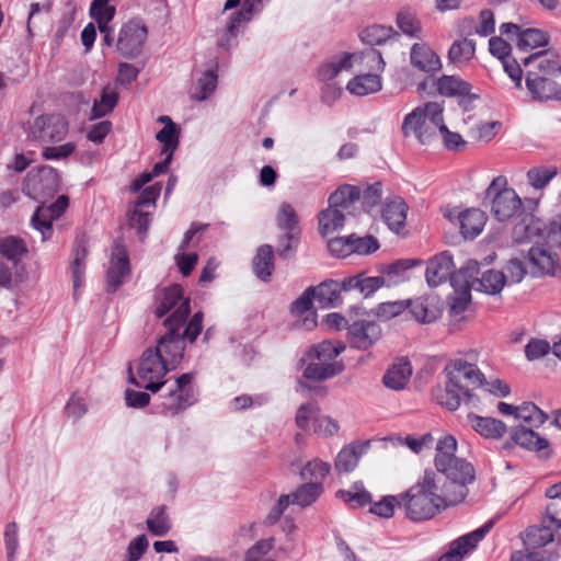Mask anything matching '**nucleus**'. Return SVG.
Returning a JSON list of instances; mask_svg holds the SVG:
<instances>
[{
	"mask_svg": "<svg viewBox=\"0 0 561 561\" xmlns=\"http://www.w3.org/2000/svg\"><path fill=\"white\" fill-rule=\"evenodd\" d=\"M440 480L439 474L425 471L417 483L400 494L408 518L413 522L427 520L447 505L457 503L449 489L440 485Z\"/></svg>",
	"mask_w": 561,
	"mask_h": 561,
	"instance_id": "f257e3e1",
	"label": "nucleus"
},
{
	"mask_svg": "<svg viewBox=\"0 0 561 561\" xmlns=\"http://www.w3.org/2000/svg\"><path fill=\"white\" fill-rule=\"evenodd\" d=\"M522 61L524 67L535 66V69H529L526 73V87L535 100H561V85L553 80L561 72L557 58L538 51Z\"/></svg>",
	"mask_w": 561,
	"mask_h": 561,
	"instance_id": "f03ea898",
	"label": "nucleus"
},
{
	"mask_svg": "<svg viewBox=\"0 0 561 561\" xmlns=\"http://www.w3.org/2000/svg\"><path fill=\"white\" fill-rule=\"evenodd\" d=\"M344 350L345 345L339 341L314 344L300 359L302 376L312 381H322L341 374L344 365L337 357Z\"/></svg>",
	"mask_w": 561,
	"mask_h": 561,
	"instance_id": "7ed1b4c3",
	"label": "nucleus"
},
{
	"mask_svg": "<svg viewBox=\"0 0 561 561\" xmlns=\"http://www.w3.org/2000/svg\"><path fill=\"white\" fill-rule=\"evenodd\" d=\"M195 375L185 373L175 378L164 379L157 386V408L165 415H178L198 400V389L194 383Z\"/></svg>",
	"mask_w": 561,
	"mask_h": 561,
	"instance_id": "20e7f679",
	"label": "nucleus"
},
{
	"mask_svg": "<svg viewBox=\"0 0 561 561\" xmlns=\"http://www.w3.org/2000/svg\"><path fill=\"white\" fill-rule=\"evenodd\" d=\"M203 313L196 312L185 329L183 325H164L167 332L157 341L153 352L174 370L183 359L185 341L193 343L202 331Z\"/></svg>",
	"mask_w": 561,
	"mask_h": 561,
	"instance_id": "39448f33",
	"label": "nucleus"
},
{
	"mask_svg": "<svg viewBox=\"0 0 561 561\" xmlns=\"http://www.w3.org/2000/svg\"><path fill=\"white\" fill-rule=\"evenodd\" d=\"M512 239L516 244L533 242L534 245L547 244L561 247V216L543 221L533 214H523L512 229Z\"/></svg>",
	"mask_w": 561,
	"mask_h": 561,
	"instance_id": "423d86ee",
	"label": "nucleus"
},
{
	"mask_svg": "<svg viewBox=\"0 0 561 561\" xmlns=\"http://www.w3.org/2000/svg\"><path fill=\"white\" fill-rule=\"evenodd\" d=\"M442 117L443 106L437 102H427L404 116L402 134L414 137L421 145H430L437 135Z\"/></svg>",
	"mask_w": 561,
	"mask_h": 561,
	"instance_id": "0eeeda50",
	"label": "nucleus"
},
{
	"mask_svg": "<svg viewBox=\"0 0 561 561\" xmlns=\"http://www.w3.org/2000/svg\"><path fill=\"white\" fill-rule=\"evenodd\" d=\"M355 66H362L363 70L383 71L386 62L377 49L368 48L360 53H343L323 62L318 68V79L327 82L336 78L342 71H348Z\"/></svg>",
	"mask_w": 561,
	"mask_h": 561,
	"instance_id": "6e6552de",
	"label": "nucleus"
},
{
	"mask_svg": "<svg viewBox=\"0 0 561 561\" xmlns=\"http://www.w3.org/2000/svg\"><path fill=\"white\" fill-rule=\"evenodd\" d=\"M486 197L491 201V213L499 221L510 220L522 211L520 197L508 186L503 175L493 179L486 190Z\"/></svg>",
	"mask_w": 561,
	"mask_h": 561,
	"instance_id": "1a4fd4ad",
	"label": "nucleus"
},
{
	"mask_svg": "<svg viewBox=\"0 0 561 561\" xmlns=\"http://www.w3.org/2000/svg\"><path fill=\"white\" fill-rule=\"evenodd\" d=\"M170 312L163 325H183L191 312L190 298L184 297L180 285H172L157 294L154 314L162 318Z\"/></svg>",
	"mask_w": 561,
	"mask_h": 561,
	"instance_id": "9d476101",
	"label": "nucleus"
},
{
	"mask_svg": "<svg viewBox=\"0 0 561 561\" xmlns=\"http://www.w3.org/2000/svg\"><path fill=\"white\" fill-rule=\"evenodd\" d=\"M59 188V175L55 169L45 165L28 172L23 191L37 202L53 196Z\"/></svg>",
	"mask_w": 561,
	"mask_h": 561,
	"instance_id": "9b49d317",
	"label": "nucleus"
},
{
	"mask_svg": "<svg viewBox=\"0 0 561 561\" xmlns=\"http://www.w3.org/2000/svg\"><path fill=\"white\" fill-rule=\"evenodd\" d=\"M68 121L60 114L41 115L30 125L27 136L41 142H58L66 138Z\"/></svg>",
	"mask_w": 561,
	"mask_h": 561,
	"instance_id": "f8f14e48",
	"label": "nucleus"
},
{
	"mask_svg": "<svg viewBox=\"0 0 561 561\" xmlns=\"http://www.w3.org/2000/svg\"><path fill=\"white\" fill-rule=\"evenodd\" d=\"M168 371H171L169 366L153 352V348L149 347L139 358L137 375L140 383L137 385L156 393L157 386L164 380Z\"/></svg>",
	"mask_w": 561,
	"mask_h": 561,
	"instance_id": "ddd939ff",
	"label": "nucleus"
},
{
	"mask_svg": "<svg viewBox=\"0 0 561 561\" xmlns=\"http://www.w3.org/2000/svg\"><path fill=\"white\" fill-rule=\"evenodd\" d=\"M148 30L138 20L124 23L116 39V50L126 58L137 57L146 43Z\"/></svg>",
	"mask_w": 561,
	"mask_h": 561,
	"instance_id": "4468645a",
	"label": "nucleus"
},
{
	"mask_svg": "<svg viewBox=\"0 0 561 561\" xmlns=\"http://www.w3.org/2000/svg\"><path fill=\"white\" fill-rule=\"evenodd\" d=\"M438 473L444 474L450 482L445 484L451 492L453 497L457 502L466 497V485L474 480V469L470 462L462 457H456L451 463L447 466L446 470H438Z\"/></svg>",
	"mask_w": 561,
	"mask_h": 561,
	"instance_id": "2eb2a0df",
	"label": "nucleus"
},
{
	"mask_svg": "<svg viewBox=\"0 0 561 561\" xmlns=\"http://www.w3.org/2000/svg\"><path fill=\"white\" fill-rule=\"evenodd\" d=\"M553 248L547 244L533 245L527 255L528 274L531 277L554 276L560 260Z\"/></svg>",
	"mask_w": 561,
	"mask_h": 561,
	"instance_id": "dca6fc26",
	"label": "nucleus"
},
{
	"mask_svg": "<svg viewBox=\"0 0 561 561\" xmlns=\"http://www.w3.org/2000/svg\"><path fill=\"white\" fill-rule=\"evenodd\" d=\"M492 527L493 522L489 520L482 527L454 540L450 542L448 550L437 561H461L466 554L477 547Z\"/></svg>",
	"mask_w": 561,
	"mask_h": 561,
	"instance_id": "f3484780",
	"label": "nucleus"
},
{
	"mask_svg": "<svg viewBox=\"0 0 561 561\" xmlns=\"http://www.w3.org/2000/svg\"><path fill=\"white\" fill-rule=\"evenodd\" d=\"M69 204L68 197L61 195L49 206H38L32 217L33 227L42 233V240L45 241L51 236V224L58 219L67 209Z\"/></svg>",
	"mask_w": 561,
	"mask_h": 561,
	"instance_id": "a211bd4d",
	"label": "nucleus"
},
{
	"mask_svg": "<svg viewBox=\"0 0 561 561\" xmlns=\"http://www.w3.org/2000/svg\"><path fill=\"white\" fill-rule=\"evenodd\" d=\"M276 222L279 229L286 231L285 238L280 243V249L278 250V254L286 257L298 240V217L290 204H280L276 215Z\"/></svg>",
	"mask_w": 561,
	"mask_h": 561,
	"instance_id": "6ab92c4d",
	"label": "nucleus"
},
{
	"mask_svg": "<svg viewBox=\"0 0 561 561\" xmlns=\"http://www.w3.org/2000/svg\"><path fill=\"white\" fill-rule=\"evenodd\" d=\"M381 337V328L375 321L357 320L347 327V341L357 350H368Z\"/></svg>",
	"mask_w": 561,
	"mask_h": 561,
	"instance_id": "aec40b11",
	"label": "nucleus"
},
{
	"mask_svg": "<svg viewBox=\"0 0 561 561\" xmlns=\"http://www.w3.org/2000/svg\"><path fill=\"white\" fill-rule=\"evenodd\" d=\"M130 274L129 259L125 248L115 243L112 250L110 265L106 271L108 291H116Z\"/></svg>",
	"mask_w": 561,
	"mask_h": 561,
	"instance_id": "412c9836",
	"label": "nucleus"
},
{
	"mask_svg": "<svg viewBox=\"0 0 561 561\" xmlns=\"http://www.w3.org/2000/svg\"><path fill=\"white\" fill-rule=\"evenodd\" d=\"M500 32L508 37L516 36L517 48L522 51L546 46L549 41L543 31L538 28L522 30L520 26L514 23H503L500 26Z\"/></svg>",
	"mask_w": 561,
	"mask_h": 561,
	"instance_id": "4be33fe9",
	"label": "nucleus"
},
{
	"mask_svg": "<svg viewBox=\"0 0 561 561\" xmlns=\"http://www.w3.org/2000/svg\"><path fill=\"white\" fill-rule=\"evenodd\" d=\"M358 67V73L354 76L346 84V90L355 96H366L377 93L382 89V80L380 73L362 66Z\"/></svg>",
	"mask_w": 561,
	"mask_h": 561,
	"instance_id": "5701e85b",
	"label": "nucleus"
},
{
	"mask_svg": "<svg viewBox=\"0 0 561 561\" xmlns=\"http://www.w3.org/2000/svg\"><path fill=\"white\" fill-rule=\"evenodd\" d=\"M455 268L453 256L448 251H444L427 262L425 278L431 287H437L438 285L446 282L448 278L451 279Z\"/></svg>",
	"mask_w": 561,
	"mask_h": 561,
	"instance_id": "b1692460",
	"label": "nucleus"
},
{
	"mask_svg": "<svg viewBox=\"0 0 561 561\" xmlns=\"http://www.w3.org/2000/svg\"><path fill=\"white\" fill-rule=\"evenodd\" d=\"M435 400L449 411H456L461 402L470 401L472 394L462 383H458L450 376L444 388L437 389L434 393Z\"/></svg>",
	"mask_w": 561,
	"mask_h": 561,
	"instance_id": "393cba45",
	"label": "nucleus"
},
{
	"mask_svg": "<svg viewBox=\"0 0 561 561\" xmlns=\"http://www.w3.org/2000/svg\"><path fill=\"white\" fill-rule=\"evenodd\" d=\"M447 375L458 383H462L467 389L469 387L480 388L484 381V375L471 363L463 359H455L446 368Z\"/></svg>",
	"mask_w": 561,
	"mask_h": 561,
	"instance_id": "a878e982",
	"label": "nucleus"
},
{
	"mask_svg": "<svg viewBox=\"0 0 561 561\" xmlns=\"http://www.w3.org/2000/svg\"><path fill=\"white\" fill-rule=\"evenodd\" d=\"M370 447L369 440H356L344 446L337 454L334 468L339 473H347L353 471L363 455H365Z\"/></svg>",
	"mask_w": 561,
	"mask_h": 561,
	"instance_id": "bb28decb",
	"label": "nucleus"
},
{
	"mask_svg": "<svg viewBox=\"0 0 561 561\" xmlns=\"http://www.w3.org/2000/svg\"><path fill=\"white\" fill-rule=\"evenodd\" d=\"M412 365L407 358H399L386 370L382 383L386 388L400 391L403 390L412 376Z\"/></svg>",
	"mask_w": 561,
	"mask_h": 561,
	"instance_id": "cd10ccee",
	"label": "nucleus"
},
{
	"mask_svg": "<svg viewBox=\"0 0 561 561\" xmlns=\"http://www.w3.org/2000/svg\"><path fill=\"white\" fill-rule=\"evenodd\" d=\"M449 220L457 218L460 225V231L465 238H474L481 233L486 222L485 214L478 208H469L459 213L456 217L451 213L446 214Z\"/></svg>",
	"mask_w": 561,
	"mask_h": 561,
	"instance_id": "c85d7f7f",
	"label": "nucleus"
},
{
	"mask_svg": "<svg viewBox=\"0 0 561 561\" xmlns=\"http://www.w3.org/2000/svg\"><path fill=\"white\" fill-rule=\"evenodd\" d=\"M467 422L474 432L486 439H500L506 433V425L494 417L469 413Z\"/></svg>",
	"mask_w": 561,
	"mask_h": 561,
	"instance_id": "c756f323",
	"label": "nucleus"
},
{
	"mask_svg": "<svg viewBox=\"0 0 561 561\" xmlns=\"http://www.w3.org/2000/svg\"><path fill=\"white\" fill-rule=\"evenodd\" d=\"M408 210L407 203L396 196L385 203L381 216L388 228L394 233H399L404 228Z\"/></svg>",
	"mask_w": 561,
	"mask_h": 561,
	"instance_id": "7c9ffc66",
	"label": "nucleus"
},
{
	"mask_svg": "<svg viewBox=\"0 0 561 561\" xmlns=\"http://www.w3.org/2000/svg\"><path fill=\"white\" fill-rule=\"evenodd\" d=\"M313 287L307 288L291 305V313L300 317L305 316L297 322L299 328L311 330L317 325L316 314L311 310L312 301L316 300Z\"/></svg>",
	"mask_w": 561,
	"mask_h": 561,
	"instance_id": "2f4dec72",
	"label": "nucleus"
},
{
	"mask_svg": "<svg viewBox=\"0 0 561 561\" xmlns=\"http://www.w3.org/2000/svg\"><path fill=\"white\" fill-rule=\"evenodd\" d=\"M410 59L415 68L424 72H434L442 67L438 55L424 43H415L412 46Z\"/></svg>",
	"mask_w": 561,
	"mask_h": 561,
	"instance_id": "473e14b6",
	"label": "nucleus"
},
{
	"mask_svg": "<svg viewBox=\"0 0 561 561\" xmlns=\"http://www.w3.org/2000/svg\"><path fill=\"white\" fill-rule=\"evenodd\" d=\"M382 287L383 283L380 275L366 276L364 273H359L341 280V288L344 291L357 290L365 298L370 297Z\"/></svg>",
	"mask_w": 561,
	"mask_h": 561,
	"instance_id": "72a5a7b5",
	"label": "nucleus"
},
{
	"mask_svg": "<svg viewBox=\"0 0 561 561\" xmlns=\"http://www.w3.org/2000/svg\"><path fill=\"white\" fill-rule=\"evenodd\" d=\"M417 261L399 260L380 271L383 287L391 288L410 279V270L417 265Z\"/></svg>",
	"mask_w": 561,
	"mask_h": 561,
	"instance_id": "f704fd0d",
	"label": "nucleus"
},
{
	"mask_svg": "<svg viewBox=\"0 0 561 561\" xmlns=\"http://www.w3.org/2000/svg\"><path fill=\"white\" fill-rule=\"evenodd\" d=\"M408 308L413 318L421 323H431L440 314L436 297H419L408 300Z\"/></svg>",
	"mask_w": 561,
	"mask_h": 561,
	"instance_id": "c9c22d12",
	"label": "nucleus"
},
{
	"mask_svg": "<svg viewBox=\"0 0 561 561\" xmlns=\"http://www.w3.org/2000/svg\"><path fill=\"white\" fill-rule=\"evenodd\" d=\"M158 122L164 124L156 135V139L162 145L161 153L174 154L179 146L180 130L170 116L161 115L158 117Z\"/></svg>",
	"mask_w": 561,
	"mask_h": 561,
	"instance_id": "e433bc0d",
	"label": "nucleus"
},
{
	"mask_svg": "<svg viewBox=\"0 0 561 561\" xmlns=\"http://www.w3.org/2000/svg\"><path fill=\"white\" fill-rule=\"evenodd\" d=\"M435 450L434 463L436 470H446L447 466L458 457L456 455L457 439L450 434H445L437 440Z\"/></svg>",
	"mask_w": 561,
	"mask_h": 561,
	"instance_id": "4c0bfd02",
	"label": "nucleus"
},
{
	"mask_svg": "<svg viewBox=\"0 0 561 561\" xmlns=\"http://www.w3.org/2000/svg\"><path fill=\"white\" fill-rule=\"evenodd\" d=\"M476 54V44L468 38L455 41L448 50V60L454 66L461 68L466 66Z\"/></svg>",
	"mask_w": 561,
	"mask_h": 561,
	"instance_id": "58836bf2",
	"label": "nucleus"
},
{
	"mask_svg": "<svg viewBox=\"0 0 561 561\" xmlns=\"http://www.w3.org/2000/svg\"><path fill=\"white\" fill-rule=\"evenodd\" d=\"M88 253L87 242L83 239L78 240L73 248V260L70 265L75 291H77L83 283Z\"/></svg>",
	"mask_w": 561,
	"mask_h": 561,
	"instance_id": "ea45409f",
	"label": "nucleus"
},
{
	"mask_svg": "<svg viewBox=\"0 0 561 561\" xmlns=\"http://www.w3.org/2000/svg\"><path fill=\"white\" fill-rule=\"evenodd\" d=\"M511 437L515 444L529 450L538 451L548 447V440L539 436L531 427L519 426L513 430Z\"/></svg>",
	"mask_w": 561,
	"mask_h": 561,
	"instance_id": "a19ab883",
	"label": "nucleus"
},
{
	"mask_svg": "<svg viewBox=\"0 0 561 561\" xmlns=\"http://www.w3.org/2000/svg\"><path fill=\"white\" fill-rule=\"evenodd\" d=\"M505 285V276L503 272L488 270L482 273L481 277L472 280L473 289L483 291L489 295L499 294Z\"/></svg>",
	"mask_w": 561,
	"mask_h": 561,
	"instance_id": "79ce46f5",
	"label": "nucleus"
},
{
	"mask_svg": "<svg viewBox=\"0 0 561 561\" xmlns=\"http://www.w3.org/2000/svg\"><path fill=\"white\" fill-rule=\"evenodd\" d=\"M360 198L359 187L351 184H344L337 187L329 197V205L344 210H348L350 207Z\"/></svg>",
	"mask_w": 561,
	"mask_h": 561,
	"instance_id": "37998d69",
	"label": "nucleus"
},
{
	"mask_svg": "<svg viewBox=\"0 0 561 561\" xmlns=\"http://www.w3.org/2000/svg\"><path fill=\"white\" fill-rule=\"evenodd\" d=\"M253 271L255 275L267 280L274 271V252L271 245H261L253 259Z\"/></svg>",
	"mask_w": 561,
	"mask_h": 561,
	"instance_id": "c03bdc74",
	"label": "nucleus"
},
{
	"mask_svg": "<svg viewBox=\"0 0 561 561\" xmlns=\"http://www.w3.org/2000/svg\"><path fill=\"white\" fill-rule=\"evenodd\" d=\"M345 221V214L337 208L329 205L319 215V230L323 237H327L335 231H339Z\"/></svg>",
	"mask_w": 561,
	"mask_h": 561,
	"instance_id": "a18cd8bd",
	"label": "nucleus"
},
{
	"mask_svg": "<svg viewBox=\"0 0 561 561\" xmlns=\"http://www.w3.org/2000/svg\"><path fill=\"white\" fill-rule=\"evenodd\" d=\"M554 539L553 530L548 526H531L523 538L526 550L546 547Z\"/></svg>",
	"mask_w": 561,
	"mask_h": 561,
	"instance_id": "49530a36",
	"label": "nucleus"
},
{
	"mask_svg": "<svg viewBox=\"0 0 561 561\" xmlns=\"http://www.w3.org/2000/svg\"><path fill=\"white\" fill-rule=\"evenodd\" d=\"M147 529L153 536H165L172 528L171 519L165 506L154 507L146 520Z\"/></svg>",
	"mask_w": 561,
	"mask_h": 561,
	"instance_id": "de8ad7c7",
	"label": "nucleus"
},
{
	"mask_svg": "<svg viewBox=\"0 0 561 561\" xmlns=\"http://www.w3.org/2000/svg\"><path fill=\"white\" fill-rule=\"evenodd\" d=\"M472 87L469 82L456 76H443L437 81V90L442 95L459 96L468 94Z\"/></svg>",
	"mask_w": 561,
	"mask_h": 561,
	"instance_id": "09e8293b",
	"label": "nucleus"
},
{
	"mask_svg": "<svg viewBox=\"0 0 561 561\" xmlns=\"http://www.w3.org/2000/svg\"><path fill=\"white\" fill-rule=\"evenodd\" d=\"M323 492L321 482H308L300 485L293 494V504L307 507L314 503Z\"/></svg>",
	"mask_w": 561,
	"mask_h": 561,
	"instance_id": "8fccbe9b",
	"label": "nucleus"
},
{
	"mask_svg": "<svg viewBox=\"0 0 561 561\" xmlns=\"http://www.w3.org/2000/svg\"><path fill=\"white\" fill-rule=\"evenodd\" d=\"M547 419L548 415L533 402H524L517 408L516 420L529 427H539Z\"/></svg>",
	"mask_w": 561,
	"mask_h": 561,
	"instance_id": "3c124183",
	"label": "nucleus"
},
{
	"mask_svg": "<svg viewBox=\"0 0 561 561\" xmlns=\"http://www.w3.org/2000/svg\"><path fill=\"white\" fill-rule=\"evenodd\" d=\"M26 253L24 241L18 237L9 236L0 239V254L16 264Z\"/></svg>",
	"mask_w": 561,
	"mask_h": 561,
	"instance_id": "603ef678",
	"label": "nucleus"
},
{
	"mask_svg": "<svg viewBox=\"0 0 561 561\" xmlns=\"http://www.w3.org/2000/svg\"><path fill=\"white\" fill-rule=\"evenodd\" d=\"M313 295L316 300L322 308L334 307L340 299V291L343 290L341 288L340 283H322L317 287H313Z\"/></svg>",
	"mask_w": 561,
	"mask_h": 561,
	"instance_id": "864d4df0",
	"label": "nucleus"
},
{
	"mask_svg": "<svg viewBox=\"0 0 561 561\" xmlns=\"http://www.w3.org/2000/svg\"><path fill=\"white\" fill-rule=\"evenodd\" d=\"M336 495L353 507H362L371 502V494L360 482L354 483L350 490H340Z\"/></svg>",
	"mask_w": 561,
	"mask_h": 561,
	"instance_id": "5fc2aeb1",
	"label": "nucleus"
},
{
	"mask_svg": "<svg viewBox=\"0 0 561 561\" xmlns=\"http://www.w3.org/2000/svg\"><path fill=\"white\" fill-rule=\"evenodd\" d=\"M117 101L118 94L111 88H104L100 99L94 101L91 119L100 118L111 113L116 106Z\"/></svg>",
	"mask_w": 561,
	"mask_h": 561,
	"instance_id": "6e6d98bb",
	"label": "nucleus"
},
{
	"mask_svg": "<svg viewBox=\"0 0 561 561\" xmlns=\"http://www.w3.org/2000/svg\"><path fill=\"white\" fill-rule=\"evenodd\" d=\"M397 33L391 26L370 25L360 32V39L370 46L382 45Z\"/></svg>",
	"mask_w": 561,
	"mask_h": 561,
	"instance_id": "4d7b16f0",
	"label": "nucleus"
},
{
	"mask_svg": "<svg viewBox=\"0 0 561 561\" xmlns=\"http://www.w3.org/2000/svg\"><path fill=\"white\" fill-rule=\"evenodd\" d=\"M331 471V465L319 458L308 461L300 471V477L310 482H321Z\"/></svg>",
	"mask_w": 561,
	"mask_h": 561,
	"instance_id": "13d9d810",
	"label": "nucleus"
},
{
	"mask_svg": "<svg viewBox=\"0 0 561 561\" xmlns=\"http://www.w3.org/2000/svg\"><path fill=\"white\" fill-rule=\"evenodd\" d=\"M216 87L217 75L213 70H208L197 80L192 98L196 101H205L214 93Z\"/></svg>",
	"mask_w": 561,
	"mask_h": 561,
	"instance_id": "bf43d9fd",
	"label": "nucleus"
},
{
	"mask_svg": "<svg viewBox=\"0 0 561 561\" xmlns=\"http://www.w3.org/2000/svg\"><path fill=\"white\" fill-rule=\"evenodd\" d=\"M479 263L477 261H468L465 266H461L457 273L451 277V285H459L461 288H472L471 283L478 277Z\"/></svg>",
	"mask_w": 561,
	"mask_h": 561,
	"instance_id": "052dcab7",
	"label": "nucleus"
},
{
	"mask_svg": "<svg viewBox=\"0 0 561 561\" xmlns=\"http://www.w3.org/2000/svg\"><path fill=\"white\" fill-rule=\"evenodd\" d=\"M273 547V538L262 539L248 549L244 561H274V559L268 556Z\"/></svg>",
	"mask_w": 561,
	"mask_h": 561,
	"instance_id": "680f3d73",
	"label": "nucleus"
},
{
	"mask_svg": "<svg viewBox=\"0 0 561 561\" xmlns=\"http://www.w3.org/2000/svg\"><path fill=\"white\" fill-rule=\"evenodd\" d=\"M558 173L556 167H538L528 171L527 178L529 184L535 188L546 186Z\"/></svg>",
	"mask_w": 561,
	"mask_h": 561,
	"instance_id": "e2e57ef3",
	"label": "nucleus"
},
{
	"mask_svg": "<svg viewBox=\"0 0 561 561\" xmlns=\"http://www.w3.org/2000/svg\"><path fill=\"white\" fill-rule=\"evenodd\" d=\"M399 506L402 507V501L399 496L394 495H387L383 496L380 501L375 502L370 506V513L382 517V518H390L393 515L394 508Z\"/></svg>",
	"mask_w": 561,
	"mask_h": 561,
	"instance_id": "0e129e2a",
	"label": "nucleus"
},
{
	"mask_svg": "<svg viewBox=\"0 0 561 561\" xmlns=\"http://www.w3.org/2000/svg\"><path fill=\"white\" fill-rule=\"evenodd\" d=\"M397 25L401 32L410 37H419L421 24L416 16L410 11H400L397 14Z\"/></svg>",
	"mask_w": 561,
	"mask_h": 561,
	"instance_id": "69168bd1",
	"label": "nucleus"
},
{
	"mask_svg": "<svg viewBox=\"0 0 561 561\" xmlns=\"http://www.w3.org/2000/svg\"><path fill=\"white\" fill-rule=\"evenodd\" d=\"M115 13V7L111 4H96V1L93 0L90 5V16L96 22L98 27L110 26Z\"/></svg>",
	"mask_w": 561,
	"mask_h": 561,
	"instance_id": "338daca9",
	"label": "nucleus"
},
{
	"mask_svg": "<svg viewBox=\"0 0 561 561\" xmlns=\"http://www.w3.org/2000/svg\"><path fill=\"white\" fill-rule=\"evenodd\" d=\"M319 407L314 402H308L301 404L296 413L295 422L296 425L307 431L309 428L310 421L314 422V419L318 417Z\"/></svg>",
	"mask_w": 561,
	"mask_h": 561,
	"instance_id": "774afa93",
	"label": "nucleus"
}]
</instances>
